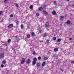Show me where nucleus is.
Listing matches in <instances>:
<instances>
[{
  "mask_svg": "<svg viewBox=\"0 0 74 74\" xmlns=\"http://www.w3.org/2000/svg\"><path fill=\"white\" fill-rule=\"evenodd\" d=\"M50 25H49V23L48 22L46 23L45 25V27H50Z\"/></svg>",
  "mask_w": 74,
  "mask_h": 74,
  "instance_id": "nucleus-1",
  "label": "nucleus"
},
{
  "mask_svg": "<svg viewBox=\"0 0 74 74\" xmlns=\"http://www.w3.org/2000/svg\"><path fill=\"white\" fill-rule=\"evenodd\" d=\"M60 20L61 21H62L63 20V19L64 18V16H60Z\"/></svg>",
  "mask_w": 74,
  "mask_h": 74,
  "instance_id": "nucleus-2",
  "label": "nucleus"
},
{
  "mask_svg": "<svg viewBox=\"0 0 74 74\" xmlns=\"http://www.w3.org/2000/svg\"><path fill=\"white\" fill-rule=\"evenodd\" d=\"M25 59L24 58H22V61L21 62V64H23L25 63Z\"/></svg>",
  "mask_w": 74,
  "mask_h": 74,
  "instance_id": "nucleus-3",
  "label": "nucleus"
},
{
  "mask_svg": "<svg viewBox=\"0 0 74 74\" xmlns=\"http://www.w3.org/2000/svg\"><path fill=\"white\" fill-rule=\"evenodd\" d=\"M13 26V24H11L8 26V28H9V29L11 28V27H12Z\"/></svg>",
  "mask_w": 74,
  "mask_h": 74,
  "instance_id": "nucleus-4",
  "label": "nucleus"
},
{
  "mask_svg": "<svg viewBox=\"0 0 74 74\" xmlns=\"http://www.w3.org/2000/svg\"><path fill=\"white\" fill-rule=\"evenodd\" d=\"M30 62H31V60L30 59H28L27 61V64H29L30 63Z\"/></svg>",
  "mask_w": 74,
  "mask_h": 74,
  "instance_id": "nucleus-5",
  "label": "nucleus"
},
{
  "mask_svg": "<svg viewBox=\"0 0 74 74\" xmlns=\"http://www.w3.org/2000/svg\"><path fill=\"white\" fill-rule=\"evenodd\" d=\"M4 57V54L3 53H0V58H1Z\"/></svg>",
  "mask_w": 74,
  "mask_h": 74,
  "instance_id": "nucleus-6",
  "label": "nucleus"
},
{
  "mask_svg": "<svg viewBox=\"0 0 74 74\" xmlns=\"http://www.w3.org/2000/svg\"><path fill=\"white\" fill-rule=\"evenodd\" d=\"M62 41V39L60 38H58L57 39L56 41L58 42H59L60 41Z\"/></svg>",
  "mask_w": 74,
  "mask_h": 74,
  "instance_id": "nucleus-7",
  "label": "nucleus"
},
{
  "mask_svg": "<svg viewBox=\"0 0 74 74\" xmlns=\"http://www.w3.org/2000/svg\"><path fill=\"white\" fill-rule=\"evenodd\" d=\"M47 35L48 34H47V33L44 34V35L43 36V37H46V36H47Z\"/></svg>",
  "mask_w": 74,
  "mask_h": 74,
  "instance_id": "nucleus-8",
  "label": "nucleus"
},
{
  "mask_svg": "<svg viewBox=\"0 0 74 74\" xmlns=\"http://www.w3.org/2000/svg\"><path fill=\"white\" fill-rule=\"evenodd\" d=\"M27 37L28 38H29L30 37V35L28 34L27 35Z\"/></svg>",
  "mask_w": 74,
  "mask_h": 74,
  "instance_id": "nucleus-9",
  "label": "nucleus"
},
{
  "mask_svg": "<svg viewBox=\"0 0 74 74\" xmlns=\"http://www.w3.org/2000/svg\"><path fill=\"white\" fill-rule=\"evenodd\" d=\"M34 36V32H32L31 33V36L32 37H33Z\"/></svg>",
  "mask_w": 74,
  "mask_h": 74,
  "instance_id": "nucleus-10",
  "label": "nucleus"
},
{
  "mask_svg": "<svg viewBox=\"0 0 74 74\" xmlns=\"http://www.w3.org/2000/svg\"><path fill=\"white\" fill-rule=\"evenodd\" d=\"M48 59V58L47 57H45L44 58V60H47V59Z\"/></svg>",
  "mask_w": 74,
  "mask_h": 74,
  "instance_id": "nucleus-11",
  "label": "nucleus"
},
{
  "mask_svg": "<svg viewBox=\"0 0 74 74\" xmlns=\"http://www.w3.org/2000/svg\"><path fill=\"white\" fill-rule=\"evenodd\" d=\"M58 51V49L57 48H55V49H54V51L55 52H57V51Z\"/></svg>",
  "mask_w": 74,
  "mask_h": 74,
  "instance_id": "nucleus-12",
  "label": "nucleus"
},
{
  "mask_svg": "<svg viewBox=\"0 0 74 74\" xmlns=\"http://www.w3.org/2000/svg\"><path fill=\"white\" fill-rule=\"evenodd\" d=\"M15 5L16 7H17V8H18V7H19V5H18V4L17 3L15 4Z\"/></svg>",
  "mask_w": 74,
  "mask_h": 74,
  "instance_id": "nucleus-13",
  "label": "nucleus"
},
{
  "mask_svg": "<svg viewBox=\"0 0 74 74\" xmlns=\"http://www.w3.org/2000/svg\"><path fill=\"white\" fill-rule=\"evenodd\" d=\"M43 10V8L42 7H40L39 8V11H41Z\"/></svg>",
  "mask_w": 74,
  "mask_h": 74,
  "instance_id": "nucleus-14",
  "label": "nucleus"
},
{
  "mask_svg": "<svg viewBox=\"0 0 74 74\" xmlns=\"http://www.w3.org/2000/svg\"><path fill=\"white\" fill-rule=\"evenodd\" d=\"M43 12H44V14H46V15L48 14V13L47 12H45V10H43Z\"/></svg>",
  "mask_w": 74,
  "mask_h": 74,
  "instance_id": "nucleus-15",
  "label": "nucleus"
},
{
  "mask_svg": "<svg viewBox=\"0 0 74 74\" xmlns=\"http://www.w3.org/2000/svg\"><path fill=\"white\" fill-rule=\"evenodd\" d=\"M9 0H5L4 1V3L5 4L6 3H7V2Z\"/></svg>",
  "mask_w": 74,
  "mask_h": 74,
  "instance_id": "nucleus-16",
  "label": "nucleus"
},
{
  "mask_svg": "<svg viewBox=\"0 0 74 74\" xmlns=\"http://www.w3.org/2000/svg\"><path fill=\"white\" fill-rule=\"evenodd\" d=\"M41 30H42L41 28H39V31L40 33H41Z\"/></svg>",
  "mask_w": 74,
  "mask_h": 74,
  "instance_id": "nucleus-17",
  "label": "nucleus"
},
{
  "mask_svg": "<svg viewBox=\"0 0 74 74\" xmlns=\"http://www.w3.org/2000/svg\"><path fill=\"white\" fill-rule=\"evenodd\" d=\"M32 63L33 64H35L36 63V62L33 61L32 62Z\"/></svg>",
  "mask_w": 74,
  "mask_h": 74,
  "instance_id": "nucleus-18",
  "label": "nucleus"
},
{
  "mask_svg": "<svg viewBox=\"0 0 74 74\" xmlns=\"http://www.w3.org/2000/svg\"><path fill=\"white\" fill-rule=\"evenodd\" d=\"M45 62H44L42 64V66H45Z\"/></svg>",
  "mask_w": 74,
  "mask_h": 74,
  "instance_id": "nucleus-19",
  "label": "nucleus"
},
{
  "mask_svg": "<svg viewBox=\"0 0 74 74\" xmlns=\"http://www.w3.org/2000/svg\"><path fill=\"white\" fill-rule=\"evenodd\" d=\"M52 14L53 15H55V14H56V12L55 11H53L52 12Z\"/></svg>",
  "mask_w": 74,
  "mask_h": 74,
  "instance_id": "nucleus-20",
  "label": "nucleus"
},
{
  "mask_svg": "<svg viewBox=\"0 0 74 74\" xmlns=\"http://www.w3.org/2000/svg\"><path fill=\"white\" fill-rule=\"evenodd\" d=\"M66 23L67 24H70V21H67Z\"/></svg>",
  "mask_w": 74,
  "mask_h": 74,
  "instance_id": "nucleus-21",
  "label": "nucleus"
},
{
  "mask_svg": "<svg viewBox=\"0 0 74 74\" xmlns=\"http://www.w3.org/2000/svg\"><path fill=\"white\" fill-rule=\"evenodd\" d=\"M16 40H17V41H18L19 40V38H18V36H16Z\"/></svg>",
  "mask_w": 74,
  "mask_h": 74,
  "instance_id": "nucleus-22",
  "label": "nucleus"
},
{
  "mask_svg": "<svg viewBox=\"0 0 74 74\" xmlns=\"http://www.w3.org/2000/svg\"><path fill=\"white\" fill-rule=\"evenodd\" d=\"M3 12L2 11H0V15H1L2 14H3Z\"/></svg>",
  "mask_w": 74,
  "mask_h": 74,
  "instance_id": "nucleus-23",
  "label": "nucleus"
},
{
  "mask_svg": "<svg viewBox=\"0 0 74 74\" xmlns=\"http://www.w3.org/2000/svg\"><path fill=\"white\" fill-rule=\"evenodd\" d=\"M34 61H35V62H36L37 61V58H34L33 59Z\"/></svg>",
  "mask_w": 74,
  "mask_h": 74,
  "instance_id": "nucleus-24",
  "label": "nucleus"
},
{
  "mask_svg": "<svg viewBox=\"0 0 74 74\" xmlns=\"http://www.w3.org/2000/svg\"><path fill=\"white\" fill-rule=\"evenodd\" d=\"M21 27L22 29H23V25H21Z\"/></svg>",
  "mask_w": 74,
  "mask_h": 74,
  "instance_id": "nucleus-25",
  "label": "nucleus"
},
{
  "mask_svg": "<svg viewBox=\"0 0 74 74\" xmlns=\"http://www.w3.org/2000/svg\"><path fill=\"white\" fill-rule=\"evenodd\" d=\"M38 60H40L41 59V57H38Z\"/></svg>",
  "mask_w": 74,
  "mask_h": 74,
  "instance_id": "nucleus-26",
  "label": "nucleus"
},
{
  "mask_svg": "<svg viewBox=\"0 0 74 74\" xmlns=\"http://www.w3.org/2000/svg\"><path fill=\"white\" fill-rule=\"evenodd\" d=\"M6 62H5V61H3V62H2V63L3 64H5V63H6Z\"/></svg>",
  "mask_w": 74,
  "mask_h": 74,
  "instance_id": "nucleus-27",
  "label": "nucleus"
},
{
  "mask_svg": "<svg viewBox=\"0 0 74 74\" xmlns=\"http://www.w3.org/2000/svg\"><path fill=\"white\" fill-rule=\"evenodd\" d=\"M11 42V39H9L8 41V42L9 43V42Z\"/></svg>",
  "mask_w": 74,
  "mask_h": 74,
  "instance_id": "nucleus-28",
  "label": "nucleus"
},
{
  "mask_svg": "<svg viewBox=\"0 0 74 74\" xmlns=\"http://www.w3.org/2000/svg\"><path fill=\"white\" fill-rule=\"evenodd\" d=\"M40 63H38L37 65V67H39V66H40Z\"/></svg>",
  "mask_w": 74,
  "mask_h": 74,
  "instance_id": "nucleus-29",
  "label": "nucleus"
},
{
  "mask_svg": "<svg viewBox=\"0 0 74 74\" xmlns=\"http://www.w3.org/2000/svg\"><path fill=\"white\" fill-rule=\"evenodd\" d=\"M31 9L33 8V6L32 5H31L29 7Z\"/></svg>",
  "mask_w": 74,
  "mask_h": 74,
  "instance_id": "nucleus-30",
  "label": "nucleus"
},
{
  "mask_svg": "<svg viewBox=\"0 0 74 74\" xmlns=\"http://www.w3.org/2000/svg\"><path fill=\"white\" fill-rule=\"evenodd\" d=\"M30 26L28 25L27 26V28L29 29H30Z\"/></svg>",
  "mask_w": 74,
  "mask_h": 74,
  "instance_id": "nucleus-31",
  "label": "nucleus"
},
{
  "mask_svg": "<svg viewBox=\"0 0 74 74\" xmlns=\"http://www.w3.org/2000/svg\"><path fill=\"white\" fill-rule=\"evenodd\" d=\"M33 55H35L36 54V52L35 51H34L33 52Z\"/></svg>",
  "mask_w": 74,
  "mask_h": 74,
  "instance_id": "nucleus-32",
  "label": "nucleus"
},
{
  "mask_svg": "<svg viewBox=\"0 0 74 74\" xmlns=\"http://www.w3.org/2000/svg\"><path fill=\"white\" fill-rule=\"evenodd\" d=\"M10 18H12V17H13V14H11L10 15Z\"/></svg>",
  "mask_w": 74,
  "mask_h": 74,
  "instance_id": "nucleus-33",
  "label": "nucleus"
},
{
  "mask_svg": "<svg viewBox=\"0 0 74 74\" xmlns=\"http://www.w3.org/2000/svg\"><path fill=\"white\" fill-rule=\"evenodd\" d=\"M36 16H39V14L38 13L36 14Z\"/></svg>",
  "mask_w": 74,
  "mask_h": 74,
  "instance_id": "nucleus-34",
  "label": "nucleus"
},
{
  "mask_svg": "<svg viewBox=\"0 0 74 74\" xmlns=\"http://www.w3.org/2000/svg\"><path fill=\"white\" fill-rule=\"evenodd\" d=\"M56 37H54L53 38V40H56Z\"/></svg>",
  "mask_w": 74,
  "mask_h": 74,
  "instance_id": "nucleus-35",
  "label": "nucleus"
},
{
  "mask_svg": "<svg viewBox=\"0 0 74 74\" xmlns=\"http://www.w3.org/2000/svg\"><path fill=\"white\" fill-rule=\"evenodd\" d=\"M18 23H19V22H18V21H16V25H18Z\"/></svg>",
  "mask_w": 74,
  "mask_h": 74,
  "instance_id": "nucleus-36",
  "label": "nucleus"
},
{
  "mask_svg": "<svg viewBox=\"0 0 74 74\" xmlns=\"http://www.w3.org/2000/svg\"><path fill=\"white\" fill-rule=\"evenodd\" d=\"M1 67H4V65L3 64H2L1 65Z\"/></svg>",
  "mask_w": 74,
  "mask_h": 74,
  "instance_id": "nucleus-37",
  "label": "nucleus"
},
{
  "mask_svg": "<svg viewBox=\"0 0 74 74\" xmlns=\"http://www.w3.org/2000/svg\"><path fill=\"white\" fill-rule=\"evenodd\" d=\"M71 63H73L74 64V61H72L71 62Z\"/></svg>",
  "mask_w": 74,
  "mask_h": 74,
  "instance_id": "nucleus-38",
  "label": "nucleus"
},
{
  "mask_svg": "<svg viewBox=\"0 0 74 74\" xmlns=\"http://www.w3.org/2000/svg\"><path fill=\"white\" fill-rule=\"evenodd\" d=\"M60 71H62V72H63V71H64V70L61 69Z\"/></svg>",
  "mask_w": 74,
  "mask_h": 74,
  "instance_id": "nucleus-39",
  "label": "nucleus"
},
{
  "mask_svg": "<svg viewBox=\"0 0 74 74\" xmlns=\"http://www.w3.org/2000/svg\"><path fill=\"white\" fill-rule=\"evenodd\" d=\"M69 40H72V38H69Z\"/></svg>",
  "mask_w": 74,
  "mask_h": 74,
  "instance_id": "nucleus-40",
  "label": "nucleus"
},
{
  "mask_svg": "<svg viewBox=\"0 0 74 74\" xmlns=\"http://www.w3.org/2000/svg\"><path fill=\"white\" fill-rule=\"evenodd\" d=\"M55 54H53V57H55Z\"/></svg>",
  "mask_w": 74,
  "mask_h": 74,
  "instance_id": "nucleus-41",
  "label": "nucleus"
},
{
  "mask_svg": "<svg viewBox=\"0 0 74 74\" xmlns=\"http://www.w3.org/2000/svg\"><path fill=\"white\" fill-rule=\"evenodd\" d=\"M56 3V1L54 2V3Z\"/></svg>",
  "mask_w": 74,
  "mask_h": 74,
  "instance_id": "nucleus-42",
  "label": "nucleus"
},
{
  "mask_svg": "<svg viewBox=\"0 0 74 74\" xmlns=\"http://www.w3.org/2000/svg\"><path fill=\"white\" fill-rule=\"evenodd\" d=\"M48 41H49L48 40H47V42H48Z\"/></svg>",
  "mask_w": 74,
  "mask_h": 74,
  "instance_id": "nucleus-43",
  "label": "nucleus"
},
{
  "mask_svg": "<svg viewBox=\"0 0 74 74\" xmlns=\"http://www.w3.org/2000/svg\"><path fill=\"white\" fill-rule=\"evenodd\" d=\"M47 44H48V43H49L48 42H47Z\"/></svg>",
  "mask_w": 74,
  "mask_h": 74,
  "instance_id": "nucleus-44",
  "label": "nucleus"
},
{
  "mask_svg": "<svg viewBox=\"0 0 74 74\" xmlns=\"http://www.w3.org/2000/svg\"><path fill=\"white\" fill-rule=\"evenodd\" d=\"M46 6V5H44V7H43L44 8Z\"/></svg>",
  "mask_w": 74,
  "mask_h": 74,
  "instance_id": "nucleus-45",
  "label": "nucleus"
},
{
  "mask_svg": "<svg viewBox=\"0 0 74 74\" xmlns=\"http://www.w3.org/2000/svg\"><path fill=\"white\" fill-rule=\"evenodd\" d=\"M67 1H70V0H67Z\"/></svg>",
  "mask_w": 74,
  "mask_h": 74,
  "instance_id": "nucleus-46",
  "label": "nucleus"
}]
</instances>
